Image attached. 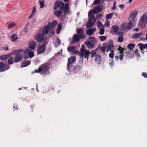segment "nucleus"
<instances>
[{
    "instance_id": "69168bd1",
    "label": "nucleus",
    "mask_w": 147,
    "mask_h": 147,
    "mask_svg": "<svg viewBox=\"0 0 147 147\" xmlns=\"http://www.w3.org/2000/svg\"><path fill=\"white\" fill-rule=\"evenodd\" d=\"M3 49L5 51H7L8 49V47L7 46H6Z\"/></svg>"
},
{
    "instance_id": "4c0bfd02",
    "label": "nucleus",
    "mask_w": 147,
    "mask_h": 147,
    "mask_svg": "<svg viewBox=\"0 0 147 147\" xmlns=\"http://www.w3.org/2000/svg\"><path fill=\"white\" fill-rule=\"evenodd\" d=\"M62 26L61 24H59L58 25L57 28V34H59L60 30L61 29Z\"/></svg>"
},
{
    "instance_id": "6e6d98bb",
    "label": "nucleus",
    "mask_w": 147,
    "mask_h": 147,
    "mask_svg": "<svg viewBox=\"0 0 147 147\" xmlns=\"http://www.w3.org/2000/svg\"><path fill=\"white\" fill-rule=\"evenodd\" d=\"M142 76L144 78H147V73L145 72H143L142 74Z\"/></svg>"
},
{
    "instance_id": "680f3d73",
    "label": "nucleus",
    "mask_w": 147,
    "mask_h": 147,
    "mask_svg": "<svg viewBox=\"0 0 147 147\" xmlns=\"http://www.w3.org/2000/svg\"><path fill=\"white\" fill-rule=\"evenodd\" d=\"M17 51H18V54H19V53H22L23 51V50L21 49L18 50H17Z\"/></svg>"
},
{
    "instance_id": "09e8293b",
    "label": "nucleus",
    "mask_w": 147,
    "mask_h": 147,
    "mask_svg": "<svg viewBox=\"0 0 147 147\" xmlns=\"http://www.w3.org/2000/svg\"><path fill=\"white\" fill-rule=\"evenodd\" d=\"M97 24L99 28L104 27L102 23L100 21L97 22Z\"/></svg>"
},
{
    "instance_id": "b1692460",
    "label": "nucleus",
    "mask_w": 147,
    "mask_h": 147,
    "mask_svg": "<svg viewBox=\"0 0 147 147\" xmlns=\"http://www.w3.org/2000/svg\"><path fill=\"white\" fill-rule=\"evenodd\" d=\"M88 42H90V43L93 44L94 45H95L96 43V40L95 39L92 37H91L88 38Z\"/></svg>"
},
{
    "instance_id": "72a5a7b5",
    "label": "nucleus",
    "mask_w": 147,
    "mask_h": 147,
    "mask_svg": "<svg viewBox=\"0 0 147 147\" xmlns=\"http://www.w3.org/2000/svg\"><path fill=\"white\" fill-rule=\"evenodd\" d=\"M11 38L12 41L13 42H15L16 40L18 39L17 34H13Z\"/></svg>"
},
{
    "instance_id": "7ed1b4c3",
    "label": "nucleus",
    "mask_w": 147,
    "mask_h": 147,
    "mask_svg": "<svg viewBox=\"0 0 147 147\" xmlns=\"http://www.w3.org/2000/svg\"><path fill=\"white\" fill-rule=\"evenodd\" d=\"M96 21V19L94 15L88 17V22L87 23L86 26L88 28L92 27Z\"/></svg>"
},
{
    "instance_id": "cd10ccee",
    "label": "nucleus",
    "mask_w": 147,
    "mask_h": 147,
    "mask_svg": "<svg viewBox=\"0 0 147 147\" xmlns=\"http://www.w3.org/2000/svg\"><path fill=\"white\" fill-rule=\"evenodd\" d=\"M62 12L60 10L56 11L54 12L55 15L57 17H60L62 16Z\"/></svg>"
},
{
    "instance_id": "864d4df0",
    "label": "nucleus",
    "mask_w": 147,
    "mask_h": 147,
    "mask_svg": "<svg viewBox=\"0 0 147 147\" xmlns=\"http://www.w3.org/2000/svg\"><path fill=\"white\" fill-rule=\"evenodd\" d=\"M54 34L55 33L53 31H51L49 34V36L51 38L52 36L53 35H54Z\"/></svg>"
},
{
    "instance_id": "0eeeda50",
    "label": "nucleus",
    "mask_w": 147,
    "mask_h": 147,
    "mask_svg": "<svg viewBox=\"0 0 147 147\" xmlns=\"http://www.w3.org/2000/svg\"><path fill=\"white\" fill-rule=\"evenodd\" d=\"M49 67L50 64L48 63H46L42 64L41 66L42 70V74H47L48 71Z\"/></svg>"
},
{
    "instance_id": "c03bdc74",
    "label": "nucleus",
    "mask_w": 147,
    "mask_h": 147,
    "mask_svg": "<svg viewBox=\"0 0 147 147\" xmlns=\"http://www.w3.org/2000/svg\"><path fill=\"white\" fill-rule=\"evenodd\" d=\"M114 51L111 50V52L109 53V56L111 59H113L114 57Z\"/></svg>"
},
{
    "instance_id": "2f4dec72",
    "label": "nucleus",
    "mask_w": 147,
    "mask_h": 147,
    "mask_svg": "<svg viewBox=\"0 0 147 147\" xmlns=\"http://www.w3.org/2000/svg\"><path fill=\"white\" fill-rule=\"evenodd\" d=\"M61 44V42L58 38H56L55 40V45L56 46H58Z\"/></svg>"
},
{
    "instance_id": "13d9d810",
    "label": "nucleus",
    "mask_w": 147,
    "mask_h": 147,
    "mask_svg": "<svg viewBox=\"0 0 147 147\" xmlns=\"http://www.w3.org/2000/svg\"><path fill=\"white\" fill-rule=\"evenodd\" d=\"M102 14L101 13L97 15L96 16V18L97 19H99L102 17Z\"/></svg>"
},
{
    "instance_id": "052dcab7",
    "label": "nucleus",
    "mask_w": 147,
    "mask_h": 147,
    "mask_svg": "<svg viewBox=\"0 0 147 147\" xmlns=\"http://www.w3.org/2000/svg\"><path fill=\"white\" fill-rule=\"evenodd\" d=\"M117 34L119 36H122V35H123V33L121 32H118L117 33Z\"/></svg>"
},
{
    "instance_id": "58836bf2",
    "label": "nucleus",
    "mask_w": 147,
    "mask_h": 147,
    "mask_svg": "<svg viewBox=\"0 0 147 147\" xmlns=\"http://www.w3.org/2000/svg\"><path fill=\"white\" fill-rule=\"evenodd\" d=\"M120 55H119V59L120 61H122L123 59L124 54L123 51H121L120 52Z\"/></svg>"
},
{
    "instance_id": "9b49d317",
    "label": "nucleus",
    "mask_w": 147,
    "mask_h": 147,
    "mask_svg": "<svg viewBox=\"0 0 147 147\" xmlns=\"http://www.w3.org/2000/svg\"><path fill=\"white\" fill-rule=\"evenodd\" d=\"M10 66L8 65H5L2 62H0V72L7 70L9 69Z\"/></svg>"
},
{
    "instance_id": "20e7f679",
    "label": "nucleus",
    "mask_w": 147,
    "mask_h": 147,
    "mask_svg": "<svg viewBox=\"0 0 147 147\" xmlns=\"http://www.w3.org/2000/svg\"><path fill=\"white\" fill-rule=\"evenodd\" d=\"M147 24V13H145L140 18L139 25L142 28H144Z\"/></svg>"
},
{
    "instance_id": "c756f323",
    "label": "nucleus",
    "mask_w": 147,
    "mask_h": 147,
    "mask_svg": "<svg viewBox=\"0 0 147 147\" xmlns=\"http://www.w3.org/2000/svg\"><path fill=\"white\" fill-rule=\"evenodd\" d=\"M106 47L105 44H104L102 47H100L99 45V49L100 51H101L102 53L103 54H104L105 52V50H106Z\"/></svg>"
},
{
    "instance_id": "f257e3e1",
    "label": "nucleus",
    "mask_w": 147,
    "mask_h": 147,
    "mask_svg": "<svg viewBox=\"0 0 147 147\" xmlns=\"http://www.w3.org/2000/svg\"><path fill=\"white\" fill-rule=\"evenodd\" d=\"M59 7L60 10L63 12L64 16L66 15L69 10L68 4H65L62 1H57L55 3L53 9L56 10Z\"/></svg>"
},
{
    "instance_id": "f704fd0d",
    "label": "nucleus",
    "mask_w": 147,
    "mask_h": 147,
    "mask_svg": "<svg viewBox=\"0 0 147 147\" xmlns=\"http://www.w3.org/2000/svg\"><path fill=\"white\" fill-rule=\"evenodd\" d=\"M135 47V45L132 43H130L128 45L127 47L131 50V49L134 48Z\"/></svg>"
},
{
    "instance_id": "a19ab883",
    "label": "nucleus",
    "mask_w": 147,
    "mask_h": 147,
    "mask_svg": "<svg viewBox=\"0 0 147 147\" xmlns=\"http://www.w3.org/2000/svg\"><path fill=\"white\" fill-rule=\"evenodd\" d=\"M34 72L36 73L41 72V74H42V70L41 67L38 68V69H35Z\"/></svg>"
},
{
    "instance_id": "6e6552de",
    "label": "nucleus",
    "mask_w": 147,
    "mask_h": 147,
    "mask_svg": "<svg viewBox=\"0 0 147 147\" xmlns=\"http://www.w3.org/2000/svg\"><path fill=\"white\" fill-rule=\"evenodd\" d=\"M44 35L42 33H39L36 34L34 37V38L38 42H43L44 39L47 37H44Z\"/></svg>"
},
{
    "instance_id": "5fc2aeb1",
    "label": "nucleus",
    "mask_w": 147,
    "mask_h": 147,
    "mask_svg": "<svg viewBox=\"0 0 147 147\" xmlns=\"http://www.w3.org/2000/svg\"><path fill=\"white\" fill-rule=\"evenodd\" d=\"M100 2V0H95L94 2V3L95 5H97Z\"/></svg>"
},
{
    "instance_id": "4be33fe9",
    "label": "nucleus",
    "mask_w": 147,
    "mask_h": 147,
    "mask_svg": "<svg viewBox=\"0 0 147 147\" xmlns=\"http://www.w3.org/2000/svg\"><path fill=\"white\" fill-rule=\"evenodd\" d=\"M11 55V54L9 53L5 55L0 56V59L1 60H5L10 57Z\"/></svg>"
},
{
    "instance_id": "c9c22d12",
    "label": "nucleus",
    "mask_w": 147,
    "mask_h": 147,
    "mask_svg": "<svg viewBox=\"0 0 147 147\" xmlns=\"http://www.w3.org/2000/svg\"><path fill=\"white\" fill-rule=\"evenodd\" d=\"M40 8H42L44 7V0H39Z\"/></svg>"
},
{
    "instance_id": "412c9836",
    "label": "nucleus",
    "mask_w": 147,
    "mask_h": 147,
    "mask_svg": "<svg viewBox=\"0 0 147 147\" xmlns=\"http://www.w3.org/2000/svg\"><path fill=\"white\" fill-rule=\"evenodd\" d=\"M82 66H80L78 65H77L74 66L73 70L75 72H77L79 71L81 69Z\"/></svg>"
},
{
    "instance_id": "bb28decb",
    "label": "nucleus",
    "mask_w": 147,
    "mask_h": 147,
    "mask_svg": "<svg viewBox=\"0 0 147 147\" xmlns=\"http://www.w3.org/2000/svg\"><path fill=\"white\" fill-rule=\"evenodd\" d=\"M67 49L69 52H71L76 50V47L74 46H70L67 47Z\"/></svg>"
},
{
    "instance_id": "e2e57ef3",
    "label": "nucleus",
    "mask_w": 147,
    "mask_h": 147,
    "mask_svg": "<svg viewBox=\"0 0 147 147\" xmlns=\"http://www.w3.org/2000/svg\"><path fill=\"white\" fill-rule=\"evenodd\" d=\"M109 22H108L107 23H105V26L107 27H108L109 26Z\"/></svg>"
},
{
    "instance_id": "6ab92c4d",
    "label": "nucleus",
    "mask_w": 147,
    "mask_h": 147,
    "mask_svg": "<svg viewBox=\"0 0 147 147\" xmlns=\"http://www.w3.org/2000/svg\"><path fill=\"white\" fill-rule=\"evenodd\" d=\"M143 35V34L142 33H137L132 36V38L134 39H137L140 38Z\"/></svg>"
},
{
    "instance_id": "774afa93",
    "label": "nucleus",
    "mask_w": 147,
    "mask_h": 147,
    "mask_svg": "<svg viewBox=\"0 0 147 147\" xmlns=\"http://www.w3.org/2000/svg\"><path fill=\"white\" fill-rule=\"evenodd\" d=\"M115 60H117L119 59V57L118 56H115Z\"/></svg>"
},
{
    "instance_id": "f03ea898",
    "label": "nucleus",
    "mask_w": 147,
    "mask_h": 147,
    "mask_svg": "<svg viewBox=\"0 0 147 147\" xmlns=\"http://www.w3.org/2000/svg\"><path fill=\"white\" fill-rule=\"evenodd\" d=\"M49 40L47 38H45L43 42H42V45L39 46L37 49V52L39 54H40L45 52L46 49V45L48 43Z\"/></svg>"
},
{
    "instance_id": "a18cd8bd",
    "label": "nucleus",
    "mask_w": 147,
    "mask_h": 147,
    "mask_svg": "<svg viewBox=\"0 0 147 147\" xmlns=\"http://www.w3.org/2000/svg\"><path fill=\"white\" fill-rule=\"evenodd\" d=\"M100 30L99 32V33L100 35H102L104 33L105 30L104 28V27L99 28Z\"/></svg>"
},
{
    "instance_id": "ddd939ff",
    "label": "nucleus",
    "mask_w": 147,
    "mask_h": 147,
    "mask_svg": "<svg viewBox=\"0 0 147 147\" xmlns=\"http://www.w3.org/2000/svg\"><path fill=\"white\" fill-rule=\"evenodd\" d=\"M84 31V29L82 28L78 29L76 31L77 33L80 36V37L82 39H83L85 38Z\"/></svg>"
},
{
    "instance_id": "de8ad7c7",
    "label": "nucleus",
    "mask_w": 147,
    "mask_h": 147,
    "mask_svg": "<svg viewBox=\"0 0 147 147\" xmlns=\"http://www.w3.org/2000/svg\"><path fill=\"white\" fill-rule=\"evenodd\" d=\"M107 38V37L105 36H100L99 39L101 41H104Z\"/></svg>"
},
{
    "instance_id": "c85d7f7f",
    "label": "nucleus",
    "mask_w": 147,
    "mask_h": 147,
    "mask_svg": "<svg viewBox=\"0 0 147 147\" xmlns=\"http://www.w3.org/2000/svg\"><path fill=\"white\" fill-rule=\"evenodd\" d=\"M85 44L88 48L93 49L94 47V45L88 42H85Z\"/></svg>"
},
{
    "instance_id": "bf43d9fd",
    "label": "nucleus",
    "mask_w": 147,
    "mask_h": 147,
    "mask_svg": "<svg viewBox=\"0 0 147 147\" xmlns=\"http://www.w3.org/2000/svg\"><path fill=\"white\" fill-rule=\"evenodd\" d=\"M11 53H12V54H17V55H18V51H17V50H15V51H12L11 52Z\"/></svg>"
},
{
    "instance_id": "dca6fc26",
    "label": "nucleus",
    "mask_w": 147,
    "mask_h": 147,
    "mask_svg": "<svg viewBox=\"0 0 147 147\" xmlns=\"http://www.w3.org/2000/svg\"><path fill=\"white\" fill-rule=\"evenodd\" d=\"M50 28L48 26H45L43 27L42 30V34H43L44 36L45 34H47L50 30Z\"/></svg>"
},
{
    "instance_id": "a211bd4d",
    "label": "nucleus",
    "mask_w": 147,
    "mask_h": 147,
    "mask_svg": "<svg viewBox=\"0 0 147 147\" xmlns=\"http://www.w3.org/2000/svg\"><path fill=\"white\" fill-rule=\"evenodd\" d=\"M23 58L22 55L20 54L16 55L14 57L15 62H17L20 61Z\"/></svg>"
},
{
    "instance_id": "8fccbe9b",
    "label": "nucleus",
    "mask_w": 147,
    "mask_h": 147,
    "mask_svg": "<svg viewBox=\"0 0 147 147\" xmlns=\"http://www.w3.org/2000/svg\"><path fill=\"white\" fill-rule=\"evenodd\" d=\"M135 54L138 57H140V53L138 52V49H136L134 52Z\"/></svg>"
},
{
    "instance_id": "49530a36",
    "label": "nucleus",
    "mask_w": 147,
    "mask_h": 147,
    "mask_svg": "<svg viewBox=\"0 0 147 147\" xmlns=\"http://www.w3.org/2000/svg\"><path fill=\"white\" fill-rule=\"evenodd\" d=\"M13 57L9 58L8 61V63L9 64H11L13 63Z\"/></svg>"
},
{
    "instance_id": "7c9ffc66",
    "label": "nucleus",
    "mask_w": 147,
    "mask_h": 147,
    "mask_svg": "<svg viewBox=\"0 0 147 147\" xmlns=\"http://www.w3.org/2000/svg\"><path fill=\"white\" fill-rule=\"evenodd\" d=\"M94 9L96 12V14H97L100 12L101 11V8L99 6H95Z\"/></svg>"
},
{
    "instance_id": "3c124183",
    "label": "nucleus",
    "mask_w": 147,
    "mask_h": 147,
    "mask_svg": "<svg viewBox=\"0 0 147 147\" xmlns=\"http://www.w3.org/2000/svg\"><path fill=\"white\" fill-rule=\"evenodd\" d=\"M100 59V56L99 54H96V56L95 57V60H99Z\"/></svg>"
},
{
    "instance_id": "4468645a",
    "label": "nucleus",
    "mask_w": 147,
    "mask_h": 147,
    "mask_svg": "<svg viewBox=\"0 0 147 147\" xmlns=\"http://www.w3.org/2000/svg\"><path fill=\"white\" fill-rule=\"evenodd\" d=\"M138 14V12L137 11H135L132 12L131 14L130 15L129 19H131L134 21H137V19L136 18V16Z\"/></svg>"
},
{
    "instance_id": "39448f33",
    "label": "nucleus",
    "mask_w": 147,
    "mask_h": 147,
    "mask_svg": "<svg viewBox=\"0 0 147 147\" xmlns=\"http://www.w3.org/2000/svg\"><path fill=\"white\" fill-rule=\"evenodd\" d=\"M81 57H84L85 58L88 60L90 55V52L88 50H86L85 47L83 45L80 49Z\"/></svg>"
},
{
    "instance_id": "393cba45",
    "label": "nucleus",
    "mask_w": 147,
    "mask_h": 147,
    "mask_svg": "<svg viewBox=\"0 0 147 147\" xmlns=\"http://www.w3.org/2000/svg\"><path fill=\"white\" fill-rule=\"evenodd\" d=\"M119 28L118 26H114L112 27V33L113 34H114L116 33L118 31Z\"/></svg>"
},
{
    "instance_id": "0e129e2a",
    "label": "nucleus",
    "mask_w": 147,
    "mask_h": 147,
    "mask_svg": "<svg viewBox=\"0 0 147 147\" xmlns=\"http://www.w3.org/2000/svg\"><path fill=\"white\" fill-rule=\"evenodd\" d=\"M124 6V5H119V7L121 8H124L125 7Z\"/></svg>"
},
{
    "instance_id": "1a4fd4ad",
    "label": "nucleus",
    "mask_w": 147,
    "mask_h": 147,
    "mask_svg": "<svg viewBox=\"0 0 147 147\" xmlns=\"http://www.w3.org/2000/svg\"><path fill=\"white\" fill-rule=\"evenodd\" d=\"M76 60V58L75 57H71L68 58L67 65V68L69 70L70 68V65L74 63Z\"/></svg>"
},
{
    "instance_id": "37998d69",
    "label": "nucleus",
    "mask_w": 147,
    "mask_h": 147,
    "mask_svg": "<svg viewBox=\"0 0 147 147\" xmlns=\"http://www.w3.org/2000/svg\"><path fill=\"white\" fill-rule=\"evenodd\" d=\"M124 37L123 36H119L118 38L117 41L119 42H121L123 41Z\"/></svg>"
},
{
    "instance_id": "f8f14e48",
    "label": "nucleus",
    "mask_w": 147,
    "mask_h": 147,
    "mask_svg": "<svg viewBox=\"0 0 147 147\" xmlns=\"http://www.w3.org/2000/svg\"><path fill=\"white\" fill-rule=\"evenodd\" d=\"M137 21L129 19V21L127 25V28L131 29L133 28L136 25V22Z\"/></svg>"
},
{
    "instance_id": "a878e982",
    "label": "nucleus",
    "mask_w": 147,
    "mask_h": 147,
    "mask_svg": "<svg viewBox=\"0 0 147 147\" xmlns=\"http://www.w3.org/2000/svg\"><path fill=\"white\" fill-rule=\"evenodd\" d=\"M105 46L106 47V49H107V51L113 50L112 49L113 48V46L110 44H105Z\"/></svg>"
},
{
    "instance_id": "338daca9",
    "label": "nucleus",
    "mask_w": 147,
    "mask_h": 147,
    "mask_svg": "<svg viewBox=\"0 0 147 147\" xmlns=\"http://www.w3.org/2000/svg\"><path fill=\"white\" fill-rule=\"evenodd\" d=\"M34 15H33V14H32V13H31V14L29 16V17H28V19H30L32 18L33 16H34Z\"/></svg>"
},
{
    "instance_id": "aec40b11",
    "label": "nucleus",
    "mask_w": 147,
    "mask_h": 147,
    "mask_svg": "<svg viewBox=\"0 0 147 147\" xmlns=\"http://www.w3.org/2000/svg\"><path fill=\"white\" fill-rule=\"evenodd\" d=\"M30 63V62L28 60H25L22 62L21 67H26Z\"/></svg>"
},
{
    "instance_id": "79ce46f5",
    "label": "nucleus",
    "mask_w": 147,
    "mask_h": 147,
    "mask_svg": "<svg viewBox=\"0 0 147 147\" xmlns=\"http://www.w3.org/2000/svg\"><path fill=\"white\" fill-rule=\"evenodd\" d=\"M113 13H110L107 14L106 16V18L107 20L111 19L113 17Z\"/></svg>"
},
{
    "instance_id": "2eb2a0df",
    "label": "nucleus",
    "mask_w": 147,
    "mask_h": 147,
    "mask_svg": "<svg viewBox=\"0 0 147 147\" xmlns=\"http://www.w3.org/2000/svg\"><path fill=\"white\" fill-rule=\"evenodd\" d=\"M29 45L30 49L31 50H34L35 48L36 43L34 41H31L29 42Z\"/></svg>"
},
{
    "instance_id": "423d86ee",
    "label": "nucleus",
    "mask_w": 147,
    "mask_h": 147,
    "mask_svg": "<svg viewBox=\"0 0 147 147\" xmlns=\"http://www.w3.org/2000/svg\"><path fill=\"white\" fill-rule=\"evenodd\" d=\"M24 58L25 59H28L29 57H32L34 56V53L31 51L29 48L26 49L24 53Z\"/></svg>"
},
{
    "instance_id": "473e14b6",
    "label": "nucleus",
    "mask_w": 147,
    "mask_h": 147,
    "mask_svg": "<svg viewBox=\"0 0 147 147\" xmlns=\"http://www.w3.org/2000/svg\"><path fill=\"white\" fill-rule=\"evenodd\" d=\"M90 54H91L90 57L92 58L95 57L96 56V55L97 53L95 51V50H93L90 52Z\"/></svg>"
},
{
    "instance_id": "f3484780",
    "label": "nucleus",
    "mask_w": 147,
    "mask_h": 147,
    "mask_svg": "<svg viewBox=\"0 0 147 147\" xmlns=\"http://www.w3.org/2000/svg\"><path fill=\"white\" fill-rule=\"evenodd\" d=\"M96 29L95 28H92L88 29L86 31V34L89 36H91L93 34L95 31Z\"/></svg>"
},
{
    "instance_id": "603ef678",
    "label": "nucleus",
    "mask_w": 147,
    "mask_h": 147,
    "mask_svg": "<svg viewBox=\"0 0 147 147\" xmlns=\"http://www.w3.org/2000/svg\"><path fill=\"white\" fill-rule=\"evenodd\" d=\"M36 10V7L35 6H34L33 7L32 10V14L33 15H34V13H35Z\"/></svg>"
},
{
    "instance_id": "9d476101",
    "label": "nucleus",
    "mask_w": 147,
    "mask_h": 147,
    "mask_svg": "<svg viewBox=\"0 0 147 147\" xmlns=\"http://www.w3.org/2000/svg\"><path fill=\"white\" fill-rule=\"evenodd\" d=\"M82 38L78 34H75L73 35L72 37V40L70 42V44L73 45L75 42H78Z\"/></svg>"
},
{
    "instance_id": "ea45409f",
    "label": "nucleus",
    "mask_w": 147,
    "mask_h": 147,
    "mask_svg": "<svg viewBox=\"0 0 147 147\" xmlns=\"http://www.w3.org/2000/svg\"><path fill=\"white\" fill-rule=\"evenodd\" d=\"M16 25V23L14 22L12 23H11L9 25L7 28L8 29H10L15 26Z\"/></svg>"
},
{
    "instance_id": "e433bc0d",
    "label": "nucleus",
    "mask_w": 147,
    "mask_h": 147,
    "mask_svg": "<svg viewBox=\"0 0 147 147\" xmlns=\"http://www.w3.org/2000/svg\"><path fill=\"white\" fill-rule=\"evenodd\" d=\"M96 11L94 10V9L91 10H90L88 13V16L90 17L91 16V15H93L92 14L94 13L96 14Z\"/></svg>"
},
{
    "instance_id": "5701e85b",
    "label": "nucleus",
    "mask_w": 147,
    "mask_h": 147,
    "mask_svg": "<svg viewBox=\"0 0 147 147\" xmlns=\"http://www.w3.org/2000/svg\"><path fill=\"white\" fill-rule=\"evenodd\" d=\"M57 24V22L56 21H53L51 23H49L47 25L50 28L54 27Z\"/></svg>"
},
{
    "instance_id": "4d7b16f0",
    "label": "nucleus",
    "mask_w": 147,
    "mask_h": 147,
    "mask_svg": "<svg viewBox=\"0 0 147 147\" xmlns=\"http://www.w3.org/2000/svg\"><path fill=\"white\" fill-rule=\"evenodd\" d=\"M75 54H76L78 55H80V57H81V51L80 52L79 51H76L74 52Z\"/></svg>"
}]
</instances>
